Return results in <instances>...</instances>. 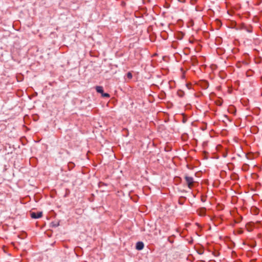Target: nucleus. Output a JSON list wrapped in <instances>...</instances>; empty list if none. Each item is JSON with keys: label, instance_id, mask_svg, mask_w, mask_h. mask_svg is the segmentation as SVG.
Segmentation results:
<instances>
[{"label": "nucleus", "instance_id": "obj_5", "mask_svg": "<svg viewBox=\"0 0 262 262\" xmlns=\"http://www.w3.org/2000/svg\"><path fill=\"white\" fill-rule=\"evenodd\" d=\"M101 95H102V96L103 97H110V95L107 93H103Z\"/></svg>", "mask_w": 262, "mask_h": 262}, {"label": "nucleus", "instance_id": "obj_4", "mask_svg": "<svg viewBox=\"0 0 262 262\" xmlns=\"http://www.w3.org/2000/svg\"><path fill=\"white\" fill-rule=\"evenodd\" d=\"M96 90L98 93H100L101 94L103 93V89L102 86H97L96 87Z\"/></svg>", "mask_w": 262, "mask_h": 262}, {"label": "nucleus", "instance_id": "obj_3", "mask_svg": "<svg viewBox=\"0 0 262 262\" xmlns=\"http://www.w3.org/2000/svg\"><path fill=\"white\" fill-rule=\"evenodd\" d=\"M136 248L138 250H142L144 248V244L141 242H138L136 244Z\"/></svg>", "mask_w": 262, "mask_h": 262}, {"label": "nucleus", "instance_id": "obj_1", "mask_svg": "<svg viewBox=\"0 0 262 262\" xmlns=\"http://www.w3.org/2000/svg\"><path fill=\"white\" fill-rule=\"evenodd\" d=\"M184 179L188 188L190 189H192L194 187L195 183V181L193 178L188 176H185Z\"/></svg>", "mask_w": 262, "mask_h": 262}, {"label": "nucleus", "instance_id": "obj_2", "mask_svg": "<svg viewBox=\"0 0 262 262\" xmlns=\"http://www.w3.org/2000/svg\"><path fill=\"white\" fill-rule=\"evenodd\" d=\"M42 212H31V216L33 219H39L42 216Z\"/></svg>", "mask_w": 262, "mask_h": 262}, {"label": "nucleus", "instance_id": "obj_6", "mask_svg": "<svg viewBox=\"0 0 262 262\" xmlns=\"http://www.w3.org/2000/svg\"><path fill=\"white\" fill-rule=\"evenodd\" d=\"M127 75H128V77H132V74H131V73H128L127 74Z\"/></svg>", "mask_w": 262, "mask_h": 262}]
</instances>
